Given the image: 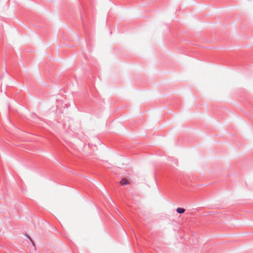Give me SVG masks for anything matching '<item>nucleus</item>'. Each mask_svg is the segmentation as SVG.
Returning <instances> with one entry per match:
<instances>
[{
	"mask_svg": "<svg viewBox=\"0 0 253 253\" xmlns=\"http://www.w3.org/2000/svg\"><path fill=\"white\" fill-rule=\"evenodd\" d=\"M28 238H29L30 239V240L31 241L32 243V245L35 246V243L34 242V241L29 237H27Z\"/></svg>",
	"mask_w": 253,
	"mask_h": 253,
	"instance_id": "3",
	"label": "nucleus"
},
{
	"mask_svg": "<svg viewBox=\"0 0 253 253\" xmlns=\"http://www.w3.org/2000/svg\"><path fill=\"white\" fill-rule=\"evenodd\" d=\"M185 211V210L182 208H178L176 209V212L180 214L183 213Z\"/></svg>",
	"mask_w": 253,
	"mask_h": 253,
	"instance_id": "2",
	"label": "nucleus"
},
{
	"mask_svg": "<svg viewBox=\"0 0 253 253\" xmlns=\"http://www.w3.org/2000/svg\"><path fill=\"white\" fill-rule=\"evenodd\" d=\"M120 183L122 185H127L128 184V181H127V180L126 178H123L121 180Z\"/></svg>",
	"mask_w": 253,
	"mask_h": 253,
	"instance_id": "1",
	"label": "nucleus"
},
{
	"mask_svg": "<svg viewBox=\"0 0 253 253\" xmlns=\"http://www.w3.org/2000/svg\"><path fill=\"white\" fill-rule=\"evenodd\" d=\"M81 18H82V21L83 24L84 26V27H85V24L84 21L83 20V19L82 18V17Z\"/></svg>",
	"mask_w": 253,
	"mask_h": 253,
	"instance_id": "4",
	"label": "nucleus"
}]
</instances>
